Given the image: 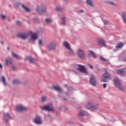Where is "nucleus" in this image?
<instances>
[{"label": "nucleus", "instance_id": "nucleus-35", "mask_svg": "<svg viewBox=\"0 0 126 126\" xmlns=\"http://www.w3.org/2000/svg\"><path fill=\"white\" fill-rule=\"evenodd\" d=\"M56 10L57 11H61L63 10V8H62V7L58 6L56 7Z\"/></svg>", "mask_w": 126, "mask_h": 126}, {"label": "nucleus", "instance_id": "nucleus-44", "mask_svg": "<svg viewBox=\"0 0 126 126\" xmlns=\"http://www.w3.org/2000/svg\"><path fill=\"white\" fill-rule=\"evenodd\" d=\"M83 10H81L80 11H78V13H81V12H83Z\"/></svg>", "mask_w": 126, "mask_h": 126}, {"label": "nucleus", "instance_id": "nucleus-30", "mask_svg": "<svg viewBox=\"0 0 126 126\" xmlns=\"http://www.w3.org/2000/svg\"><path fill=\"white\" fill-rule=\"evenodd\" d=\"M12 83L13 84H19V83H20V82L17 79H14L12 81Z\"/></svg>", "mask_w": 126, "mask_h": 126}, {"label": "nucleus", "instance_id": "nucleus-25", "mask_svg": "<svg viewBox=\"0 0 126 126\" xmlns=\"http://www.w3.org/2000/svg\"><path fill=\"white\" fill-rule=\"evenodd\" d=\"M86 2L90 6H94V4H93V1L92 0H86Z\"/></svg>", "mask_w": 126, "mask_h": 126}, {"label": "nucleus", "instance_id": "nucleus-50", "mask_svg": "<svg viewBox=\"0 0 126 126\" xmlns=\"http://www.w3.org/2000/svg\"><path fill=\"white\" fill-rule=\"evenodd\" d=\"M65 87H67V85H65Z\"/></svg>", "mask_w": 126, "mask_h": 126}, {"label": "nucleus", "instance_id": "nucleus-17", "mask_svg": "<svg viewBox=\"0 0 126 126\" xmlns=\"http://www.w3.org/2000/svg\"><path fill=\"white\" fill-rule=\"evenodd\" d=\"M86 107L88 110H91V111H94L95 110V106H93L91 103H88Z\"/></svg>", "mask_w": 126, "mask_h": 126}, {"label": "nucleus", "instance_id": "nucleus-43", "mask_svg": "<svg viewBox=\"0 0 126 126\" xmlns=\"http://www.w3.org/2000/svg\"><path fill=\"white\" fill-rule=\"evenodd\" d=\"M88 65L91 68L93 69V66L92 65L89 64Z\"/></svg>", "mask_w": 126, "mask_h": 126}, {"label": "nucleus", "instance_id": "nucleus-16", "mask_svg": "<svg viewBox=\"0 0 126 126\" xmlns=\"http://www.w3.org/2000/svg\"><path fill=\"white\" fill-rule=\"evenodd\" d=\"M53 90H55V91H57L58 92H62L63 90L62 88L60 87L59 86H54L52 88H51Z\"/></svg>", "mask_w": 126, "mask_h": 126}, {"label": "nucleus", "instance_id": "nucleus-33", "mask_svg": "<svg viewBox=\"0 0 126 126\" xmlns=\"http://www.w3.org/2000/svg\"><path fill=\"white\" fill-rule=\"evenodd\" d=\"M86 112H85V111H80L79 113V117H83V116H84L85 115V113Z\"/></svg>", "mask_w": 126, "mask_h": 126}, {"label": "nucleus", "instance_id": "nucleus-14", "mask_svg": "<svg viewBox=\"0 0 126 126\" xmlns=\"http://www.w3.org/2000/svg\"><path fill=\"white\" fill-rule=\"evenodd\" d=\"M45 44V40L43 38H39L38 39V45L39 47H42Z\"/></svg>", "mask_w": 126, "mask_h": 126}, {"label": "nucleus", "instance_id": "nucleus-27", "mask_svg": "<svg viewBox=\"0 0 126 126\" xmlns=\"http://www.w3.org/2000/svg\"><path fill=\"white\" fill-rule=\"evenodd\" d=\"M45 22L46 23H52V22H53V19H52L51 18H47L45 19Z\"/></svg>", "mask_w": 126, "mask_h": 126}, {"label": "nucleus", "instance_id": "nucleus-51", "mask_svg": "<svg viewBox=\"0 0 126 126\" xmlns=\"http://www.w3.org/2000/svg\"><path fill=\"white\" fill-rule=\"evenodd\" d=\"M1 43L3 44V42L2 41L1 42Z\"/></svg>", "mask_w": 126, "mask_h": 126}, {"label": "nucleus", "instance_id": "nucleus-9", "mask_svg": "<svg viewBox=\"0 0 126 126\" xmlns=\"http://www.w3.org/2000/svg\"><path fill=\"white\" fill-rule=\"evenodd\" d=\"M77 54L79 58H80V59H82V60H84V59L85 58V53H84V51H83L82 49H79L78 50Z\"/></svg>", "mask_w": 126, "mask_h": 126}, {"label": "nucleus", "instance_id": "nucleus-4", "mask_svg": "<svg viewBox=\"0 0 126 126\" xmlns=\"http://www.w3.org/2000/svg\"><path fill=\"white\" fill-rule=\"evenodd\" d=\"M40 108L43 111H47L48 112H51L54 110V107L52 104H48L46 105L42 106Z\"/></svg>", "mask_w": 126, "mask_h": 126}, {"label": "nucleus", "instance_id": "nucleus-11", "mask_svg": "<svg viewBox=\"0 0 126 126\" xmlns=\"http://www.w3.org/2000/svg\"><path fill=\"white\" fill-rule=\"evenodd\" d=\"M38 39V33L31 32V39L30 40V42H32V41H35Z\"/></svg>", "mask_w": 126, "mask_h": 126}, {"label": "nucleus", "instance_id": "nucleus-18", "mask_svg": "<svg viewBox=\"0 0 126 126\" xmlns=\"http://www.w3.org/2000/svg\"><path fill=\"white\" fill-rule=\"evenodd\" d=\"M12 64V60L11 58L8 57L6 59V65H10Z\"/></svg>", "mask_w": 126, "mask_h": 126}, {"label": "nucleus", "instance_id": "nucleus-48", "mask_svg": "<svg viewBox=\"0 0 126 126\" xmlns=\"http://www.w3.org/2000/svg\"><path fill=\"white\" fill-rule=\"evenodd\" d=\"M124 62H126V58H125V59H124Z\"/></svg>", "mask_w": 126, "mask_h": 126}, {"label": "nucleus", "instance_id": "nucleus-29", "mask_svg": "<svg viewBox=\"0 0 126 126\" xmlns=\"http://www.w3.org/2000/svg\"><path fill=\"white\" fill-rule=\"evenodd\" d=\"M124 47V44L122 43H119L117 44V46H116L117 49H122Z\"/></svg>", "mask_w": 126, "mask_h": 126}, {"label": "nucleus", "instance_id": "nucleus-2", "mask_svg": "<svg viewBox=\"0 0 126 126\" xmlns=\"http://www.w3.org/2000/svg\"><path fill=\"white\" fill-rule=\"evenodd\" d=\"M75 68H76L77 70H79L81 72H83V73H85L86 74L88 73V72H87V70H86V68L84 65L77 64L75 65Z\"/></svg>", "mask_w": 126, "mask_h": 126}, {"label": "nucleus", "instance_id": "nucleus-36", "mask_svg": "<svg viewBox=\"0 0 126 126\" xmlns=\"http://www.w3.org/2000/svg\"><path fill=\"white\" fill-rule=\"evenodd\" d=\"M100 59L102 61V62H106L107 61L106 59H105L104 57H100Z\"/></svg>", "mask_w": 126, "mask_h": 126}, {"label": "nucleus", "instance_id": "nucleus-26", "mask_svg": "<svg viewBox=\"0 0 126 126\" xmlns=\"http://www.w3.org/2000/svg\"><path fill=\"white\" fill-rule=\"evenodd\" d=\"M1 80L4 84V86H6V85H7V83H6V81L5 80V78H4V76H2L1 77Z\"/></svg>", "mask_w": 126, "mask_h": 126}, {"label": "nucleus", "instance_id": "nucleus-21", "mask_svg": "<svg viewBox=\"0 0 126 126\" xmlns=\"http://www.w3.org/2000/svg\"><path fill=\"white\" fill-rule=\"evenodd\" d=\"M26 60L27 61H29L31 63H34V61H35V60H34L33 58L29 56L26 57Z\"/></svg>", "mask_w": 126, "mask_h": 126}, {"label": "nucleus", "instance_id": "nucleus-15", "mask_svg": "<svg viewBox=\"0 0 126 126\" xmlns=\"http://www.w3.org/2000/svg\"><path fill=\"white\" fill-rule=\"evenodd\" d=\"M10 119H11V117H10V116L8 113H5L4 114L3 120L5 123H7V121H8V120H10Z\"/></svg>", "mask_w": 126, "mask_h": 126}, {"label": "nucleus", "instance_id": "nucleus-7", "mask_svg": "<svg viewBox=\"0 0 126 126\" xmlns=\"http://www.w3.org/2000/svg\"><path fill=\"white\" fill-rule=\"evenodd\" d=\"M109 79H111V76L109 74L108 72L103 74L101 76V81H102V82H107Z\"/></svg>", "mask_w": 126, "mask_h": 126}, {"label": "nucleus", "instance_id": "nucleus-37", "mask_svg": "<svg viewBox=\"0 0 126 126\" xmlns=\"http://www.w3.org/2000/svg\"><path fill=\"white\" fill-rule=\"evenodd\" d=\"M0 16H1V18H2V19H5V17H6V16H5L4 15H2V14H1Z\"/></svg>", "mask_w": 126, "mask_h": 126}, {"label": "nucleus", "instance_id": "nucleus-6", "mask_svg": "<svg viewBox=\"0 0 126 126\" xmlns=\"http://www.w3.org/2000/svg\"><path fill=\"white\" fill-rule=\"evenodd\" d=\"M14 6L15 7H16V8H19V6H20L21 8H23V9H24V10H25V11H26L27 12H29V11H30V9L29 8L26 7V6H25V5L23 4H20L19 2L15 3L14 4Z\"/></svg>", "mask_w": 126, "mask_h": 126}, {"label": "nucleus", "instance_id": "nucleus-38", "mask_svg": "<svg viewBox=\"0 0 126 126\" xmlns=\"http://www.w3.org/2000/svg\"><path fill=\"white\" fill-rule=\"evenodd\" d=\"M16 23L17 25H21V22H20L19 21H16Z\"/></svg>", "mask_w": 126, "mask_h": 126}, {"label": "nucleus", "instance_id": "nucleus-1", "mask_svg": "<svg viewBox=\"0 0 126 126\" xmlns=\"http://www.w3.org/2000/svg\"><path fill=\"white\" fill-rule=\"evenodd\" d=\"M36 10V12L40 15H42L43 13H47V8L44 5L37 6Z\"/></svg>", "mask_w": 126, "mask_h": 126}, {"label": "nucleus", "instance_id": "nucleus-49", "mask_svg": "<svg viewBox=\"0 0 126 126\" xmlns=\"http://www.w3.org/2000/svg\"><path fill=\"white\" fill-rule=\"evenodd\" d=\"M112 121L113 122H116V120L114 119Z\"/></svg>", "mask_w": 126, "mask_h": 126}, {"label": "nucleus", "instance_id": "nucleus-47", "mask_svg": "<svg viewBox=\"0 0 126 126\" xmlns=\"http://www.w3.org/2000/svg\"><path fill=\"white\" fill-rule=\"evenodd\" d=\"M2 67V66L1 65V64L0 63V68H1Z\"/></svg>", "mask_w": 126, "mask_h": 126}, {"label": "nucleus", "instance_id": "nucleus-19", "mask_svg": "<svg viewBox=\"0 0 126 126\" xmlns=\"http://www.w3.org/2000/svg\"><path fill=\"white\" fill-rule=\"evenodd\" d=\"M99 46H103L105 47L106 46V43H105V40H103V39H100L98 41Z\"/></svg>", "mask_w": 126, "mask_h": 126}, {"label": "nucleus", "instance_id": "nucleus-45", "mask_svg": "<svg viewBox=\"0 0 126 126\" xmlns=\"http://www.w3.org/2000/svg\"><path fill=\"white\" fill-rule=\"evenodd\" d=\"M34 22H37V21H38V20L37 19H35V20H34Z\"/></svg>", "mask_w": 126, "mask_h": 126}, {"label": "nucleus", "instance_id": "nucleus-13", "mask_svg": "<svg viewBox=\"0 0 126 126\" xmlns=\"http://www.w3.org/2000/svg\"><path fill=\"white\" fill-rule=\"evenodd\" d=\"M17 36L22 39H27L28 38V34L25 33H21L18 34Z\"/></svg>", "mask_w": 126, "mask_h": 126}, {"label": "nucleus", "instance_id": "nucleus-42", "mask_svg": "<svg viewBox=\"0 0 126 126\" xmlns=\"http://www.w3.org/2000/svg\"><path fill=\"white\" fill-rule=\"evenodd\" d=\"M104 24H108L109 23V21L106 20V21H103Z\"/></svg>", "mask_w": 126, "mask_h": 126}, {"label": "nucleus", "instance_id": "nucleus-20", "mask_svg": "<svg viewBox=\"0 0 126 126\" xmlns=\"http://www.w3.org/2000/svg\"><path fill=\"white\" fill-rule=\"evenodd\" d=\"M63 45L64 47H65L66 49L67 50H70V45L67 41H65L63 43Z\"/></svg>", "mask_w": 126, "mask_h": 126}, {"label": "nucleus", "instance_id": "nucleus-46", "mask_svg": "<svg viewBox=\"0 0 126 126\" xmlns=\"http://www.w3.org/2000/svg\"><path fill=\"white\" fill-rule=\"evenodd\" d=\"M68 0H64V1L65 2H67Z\"/></svg>", "mask_w": 126, "mask_h": 126}, {"label": "nucleus", "instance_id": "nucleus-40", "mask_svg": "<svg viewBox=\"0 0 126 126\" xmlns=\"http://www.w3.org/2000/svg\"><path fill=\"white\" fill-rule=\"evenodd\" d=\"M11 68L13 70H15V69H16V67H15V66H12Z\"/></svg>", "mask_w": 126, "mask_h": 126}, {"label": "nucleus", "instance_id": "nucleus-52", "mask_svg": "<svg viewBox=\"0 0 126 126\" xmlns=\"http://www.w3.org/2000/svg\"><path fill=\"white\" fill-rule=\"evenodd\" d=\"M82 3V1H81V3Z\"/></svg>", "mask_w": 126, "mask_h": 126}, {"label": "nucleus", "instance_id": "nucleus-22", "mask_svg": "<svg viewBox=\"0 0 126 126\" xmlns=\"http://www.w3.org/2000/svg\"><path fill=\"white\" fill-rule=\"evenodd\" d=\"M66 19L65 18V17H62V20L60 22L61 25H66Z\"/></svg>", "mask_w": 126, "mask_h": 126}, {"label": "nucleus", "instance_id": "nucleus-32", "mask_svg": "<svg viewBox=\"0 0 126 126\" xmlns=\"http://www.w3.org/2000/svg\"><path fill=\"white\" fill-rule=\"evenodd\" d=\"M41 102H45V101H47V96L43 95L41 97Z\"/></svg>", "mask_w": 126, "mask_h": 126}, {"label": "nucleus", "instance_id": "nucleus-39", "mask_svg": "<svg viewBox=\"0 0 126 126\" xmlns=\"http://www.w3.org/2000/svg\"><path fill=\"white\" fill-rule=\"evenodd\" d=\"M103 87L104 89H105V88H107V84H106V83L103 84Z\"/></svg>", "mask_w": 126, "mask_h": 126}, {"label": "nucleus", "instance_id": "nucleus-3", "mask_svg": "<svg viewBox=\"0 0 126 126\" xmlns=\"http://www.w3.org/2000/svg\"><path fill=\"white\" fill-rule=\"evenodd\" d=\"M114 84L116 87L119 88V90H121V91H124V90H125V87L122 85V83L120 82V80L118 79H114Z\"/></svg>", "mask_w": 126, "mask_h": 126}, {"label": "nucleus", "instance_id": "nucleus-10", "mask_svg": "<svg viewBox=\"0 0 126 126\" xmlns=\"http://www.w3.org/2000/svg\"><path fill=\"white\" fill-rule=\"evenodd\" d=\"M90 83L92 86H95L96 85V79L95 76L92 75L90 77Z\"/></svg>", "mask_w": 126, "mask_h": 126}, {"label": "nucleus", "instance_id": "nucleus-41", "mask_svg": "<svg viewBox=\"0 0 126 126\" xmlns=\"http://www.w3.org/2000/svg\"><path fill=\"white\" fill-rule=\"evenodd\" d=\"M73 71H74V73H76V74H77V75H78V74H79V72L76 71L74 70Z\"/></svg>", "mask_w": 126, "mask_h": 126}, {"label": "nucleus", "instance_id": "nucleus-24", "mask_svg": "<svg viewBox=\"0 0 126 126\" xmlns=\"http://www.w3.org/2000/svg\"><path fill=\"white\" fill-rule=\"evenodd\" d=\"M11 55L13 58H15L17 60H20V58L19 57V56L17 55L15 53L12 52Z\"/></svg>", "mask_w": 126, "mask_h": 126}, {"label": "nucleus", "instance_id": "nucleus-8", "mask_svg": "<svg viewBox=\"0 0 126 126\" xmlns=\"http://www.w3.org/2000/svg\"><path fill=\"white\" fill-rule=\"evenodd\" d=\"M33 123L36 125H42L43 121H42V117L40 116H36L33 120Z\"/></svg>", "mask_w": 126, "mask_h": 126}, {"label": "nucleus", "instance_id": "nucleus-34", "mask_svg": "<svg viewBox=\"0 0 126 126\" xmlns=\"http://www.w3.org/2000/svg\"><path fill=\"white\" fill-rule=\"evenodd\" d=\"M68 50H69V54L71 56H72V55H74L75 54L74 51H73V50H71V48H70V49H68Z\"/></svg>", "mask_w": 126, "mask_h": 126}, {"label": "nucleus", "instance_id": "nucleus-23", "mask_svg": "<svg viewBox=\"0 0 126 126\" xmlns=\"http://www.w3.org/2000/svg\"><path fill=\"white\" fill-rule=\"evenodd\" d=\"M117 73L119 75H124V73H125V69H120L117 70Z\"/></svg>", "mask_w": 126, "mask_h": 126}, {"label": "nucleus", "instance_id": "nucleus-28", "mask_svg": "<svg viewBox=\"0 0 126 126\" xmlns=\"http://www.w3.org/2000/svg\"><path fill=\"white\" fill-rule=\"evenodd\" d=\"M90 53L91 56H92L93 57V58H94V59H97V55H95L94 51H90Z\"/></svg>", "mask_w": 126, "mask_h": 126}, {"label": "nucleus", "instance_id": "nucleus-12", "mask_svg": "<svg viewBox=\"0 0 126 126\" xmlns=\"http://www.w3.org/2000/svg\"><path fill=\"white\" fill-rule=\"evenodd\" d=\"M25 110H26L25 107L21 105H17L16 107L17 112H22L23 111H25Z\"/></svg>", "mask_w": 126, "mask_h": 126}, {"label": "nucleus", "instance_id": "nucleus-5", "mask_svg": "<svg viewBox=\"0 0 126 126\" xmlns=\"http://www.w3.org/2000/svg\"><path fill=\"white\" fill-rule=\"evenodd\" d=\"M56 46H57V42L53 41L47 44L46 47L49 51H55V49H56Z\"/></svg>", "mask_w": 126, "mask_h": 126}, {"label": "nucleus", "instance_id": "nucleus-31", "mask_svg": "<svg viewBox=\"0 0 126 126\" xmlns=\"http://www.w3.org/2000/svg\"><path fill=\"white\" fill-rule=\"evenodd\" d=\"M106 3H108V4H110V5H113V6L116 5V4L114 2L111 1H107Z\"/></svg>", "mask_w": 126, "mask_h": 126}]
</instances>
